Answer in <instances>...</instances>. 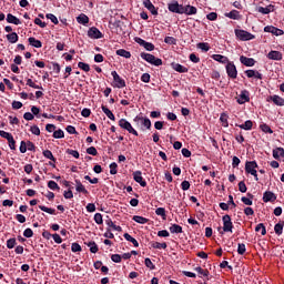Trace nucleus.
I'll return each mask as SVG.
<instances>
[{
	"label": "nucleus",
	"instance_id": "obj_1",
	"mask_svg": "<svg viewBox=\"0 0 284 284\" xmlns=\"http://www.w3.org/2000/svg\"><path fill=\"white\" fill-rule=\"evenodd\" d=\"M141 59H143L144 61H146L148 63H151V65H163V60L154 57L152 53H145V52H142L140 54Z\"/></svg>",
	"mask_w": 284,
	"mask_h": 284
},
{
	"label": "nucleus",
	"instance_id": "obj_2",
	"mask_svg": "<svg viewBox=\"0 0 284 284\" xmlns=\"http://www.w3.org/2000/svg\"><path fill=\"white\" fill-rule=\"evenodd\" d=\"M256 168H258V164L256 161H248L245 163V172L246 174H251L254 176L255 181H258V174L256 172Z\"/></svg>",
	"mask_w": 284,
	"mask_h": 284
},
{
	"label": "nucleus",
	"instance_id": "obj_3",
	"mask_svg": "<svg viewBox=\"0 0 284 284\" xmlns=\"http://www.w3.org/2000/svg\"><path fill=\"white\" fill-rule=\"evenodd\" d=\"M119 125L122 128V130H126L129 134L139 136V132H136V130H134V128H132V124L128 120L121 119L119 121Z\"/></svg>",
	"mask_w": 284,
	"mask_h": 284
},
{
	"label": "nucleus",
	"instance_id": "obj_4",
	"mask_svg": "<svg viewBox=\"0 0 284 284\" xmlns=\"http://www.w3.org/2000/svg\"><path fill=\"white\" fill-rule=\"evenodd\" d=\"M235 37L240 39V41H252V39H254V34L241 29H235Z\"/></svg>",
	"mask_w": 284,
	"mask_h": 284
},
{
	"label": "nucleus",
	"instance_id": "obj_5",
	"mask_svg": "<svg viewBox=\"0 0 284 284\" xmlns=\"http://www.w3.org/2000/svg\"><path fill=\"white\" fill-rule=\"evenodd\" d=\"M223 221V232H232L234 230V224L232 223V217L226 214L222 217Z\"/></svg>",
	"mask_w": 284,
	"mask_h": 284
},
{
	"label": "nucleus",
	"instance_id": "obj_6",
	"mask_svg": "<svg viewBox=\"0 0 284 284\" xmlns=\"http://www.w3.org/2000/svg\"><path fill=\"white\" fill-rule=\"evenodd\" d=\"M226 74L230 79H236L239 77V71L236 70V65L234 62H230L226 64Z\"/></svg>",
	"mask_w": 284,
	"mask_h": 284
},
{
	"label": "nucleus",
	"instance_id": "obj_7",
	"mask_svg": "<svg viewBox=\"0 0 284 284\" xmlns=\"http://www.w3.org/2000/svg\"><path fill=\"white\" fill-rule=\"evenodd\" d=\"M111 77H113V83H114V88H125V80H123L119 73H116V71H112L111 72Z\"/></svg>",
	"mask_w": 284,
	"mask_h": 284
},
{
	"label": "nucleus",
	"instance_id": "obj_8",
	"mask_svg": "<svg viewBox=\"0 0 284 284\" xmlns=\"http://www.w3.org/2000/svg\"><path fill=\"white\" fill-rule=\"evenodd\" d=\"M134 41L135 43H139V45H142V48L148 50V52H152V50H154V45L152 44V42H148L141 38H134Z\"/></svg>",
	"mask_w": 284,
	"mask_h": 284
},
{
	"label": "nucleus",
	"instance_id": "obj_9",
	"mask_svg": "<svg viewBox=\"0 0 284 284\" xmlns=\"http://www.w3.org/2000/svg\"><path fill=\"white\" fill-rule=\"evenodd\" d=\"M88 37L90 39H103V33L97 27H91L88 31Z\"/></svg>",
	"mask_w": 284,
	"mask_h": 284
},
{
	"label": "nucleus",
	"instance_id": "obj_10",
	"mask_svg": "<svg viewBox=\"0 0 284 284\" xmlns=\"http://www.w3.org/2000/svg\"><path fill=\"white\" fill-rule=\"evenodd\" d=\"M134 123H142L146 130H150L152 128V122L148 118L143 116H135L134 118Z\"/></svg>",
	"mask_w": 284,
	"mask_h": 284
},
{
	"label": "nucleus",
	"instance_id": "obj_11",
	"mask_svg": "<svg viewBox=\"0 0 284 284\" xmlns=\"http://www.w3.org/2000/svg\"><path fill=\"white\" fill-rule=\"evenodd\" d=\"M133 179L135 183H139L141 187H145L148 185V182L143 180V175H141V171H136L133 173Z\"/></svg>",
	"mask_w": 284,
	"mask_h": 284
},
{
	"label": "nucleus",
	"instance_id": "obj_12",
	"mask_svg": "<svg viewBox=\"0 0 284 284\" xmlns=\"http://www.w3.org/2000/svg\"><path fill=\"white\" fill-rule=\"evenodd\" d=\"M267 59L271 61H283V53L280 51H271L267 53Z\"/></svg>",
	"mask_w": 284,
	"mask_h": 284
},
{
	"label": "nucleus",
	"instance_id": "obj_13",
	"mask_svg": "<svg viewBox=\"0 0 284 284\" xmlns=\"http://www.w3.org/2000/svg\"><path fill=\"white\" fill-rule=\"evenodd\" d=\"M240 61L243 65H246V68H253V65H255L256 60H254V58H247L245 55H242L240 58Z\"/></svg>",
	"mask_w": 284,
	"mask_h": 284
},
{
	"label": "nucleus",
	"instance_id": "obj_14",
	"mask_svg": "<svg viewBox=\"0 0 284 284\" xmlns=\"http://www.w3.org/2000/svg\"><path fill=\"white\" fill-rule=\"evenodd\" d=\"M248 101H250V92H247L246 90L242 91L237 98V103L240 105H243V103H248Z\"/></svg>",
	"mask_w": 284,
	"mask_h": 284
},
{
	"label": "nucleus",
	"instance_id": "obj_15",
	"mask_svg": "<svg viewBox=\"0 0 284 284\" xmlns=\"http://www.w3.org/2000/svg\"><path fill=\"white\" fill-rule=\"evenodd\" d=\"M143 6L146 8V10H150L151 14L156 16L159 14V10H156V7L152 3L150 0H143Z\"/></svg>",
	"mask_w": 284,
	"mask_h": 284
},
{
	"label": "nucleus",
	"instance_id": "obj_16",
	"mask_svg": "<svg viewBox=\"0 0 284 284\" xmlns=\"http://www.w3.org/2000/svg\"><path fill=\"white\" fill-rule=\"evenodd\" d=\"M264 32H270L271 34H275V37H281L284 33L283 30L272 26L265 27Z\"/></svg>",
	"mask_w": 284,
	"mask_h": 284
},
{
	"label": "nucleus",
	"instance_id": "obj_17",
	"mask_svg": "<svg viewBox=\"0 0 284 284\" xmlns=\"http://www.w3.org/2000/svg\"><path fill=\"white\" fill-rule=\"evenodd\" d=\"M276 200V194H274V192L272 191H266L264 194H263V201L264 203H274V201Z\"/></svg>",
	"mask_w": 284,
	"mask_h": 284
},
{
	"label": "nucleus",
	"instance_id": "obj_18",
	"mask_svg": "<svg viewBox=\"0 0 284 284\" xmlns=\"http://www.w3.org/2000/svg\"><path fill=\"white\" fill-rule=\"evenodd\" d=\"M212 59L214 61H217L219 63H223V64H226V65H227V63H230V59H227V57H225V55L213 54Z\"/></svg>",
	"mask_w": 284,
	"mask_h": 284
},
{
	"label": "nucleus",
	"instance_id": "obj_19",
	"mask_svg": "<svg viewBox=\"0 0 284 284\" xmlns=\"http://www.w3.org/2000/svg\"><path fill=\"white\" fill-rule=\"evenodd\" d=\"M7 22L8 23H13V26H21V20L13 16L12 13L7 14Z\"/></svg>",
	"mask_w": 284,
	"mask_h": 284
},
{
	"label": "nucleus",
	"instance_id": "obj_20",
	"mask_svg": "<svg viewBox=\"0 0 284 284\" xmlns=\"http://www.w3.org/2000/svg\"><path fill=\"white\" fill-rule=\"evenodd\" d=\"M229 19H233L234 21H239L241 19V13L237 10H232L229 13L224 14Z\"/></svg>",
	"mask_w": 284,
	"mask_h": 284
},
{
	"label": "nucleus",
	"instance_id": "obj_21",
	"mask_svg": "<svg viewBox=\"0 0 284 284\" xmlns=\"http://www.w3.org/2000/svg\"><path fill=\"white\" fill-rule=\"evenodd\" d=\"M171 65L173 70H175V72H180V74H185V72H187V68L182 64L172 63Z\"/></svg>",
	"mask_w": 284,
	"mask_h": 284
},
{
	"label": "nucleus",
	"instance_id": "obj_22",
	"mask_svg": "<svg viewBox=\"0 0 284 284\" xmlns=\"http://www.w3.org/2000/svg\"><path fill=\"white\" fill-rule=\"evenodd\" d=\"M196 12H199L196 7L190 4L184 6V14H187L190 17L192 14H196Z\"/></svg>",
	"mask_w": 284,
	"mask_h": 284
},
{
	"label": "nucleus",
	"instance_id": "obj_23",
	"mask_svg": "<svg viewBox=\"0 0 284 284\" xmlns=\"http://www.w3.org/2000/svg\"><path fill=\"white\" fill-rule=\"evenodd\" d=\"M169 230L171 234H183V227L179 224H172Z\"/></svg>",
	"mask_w": 284,
	"mask_h": 284
},
{
	"label": "nucleus",
	"instance_id": "obj_24",
	"mask_svg": "<svg viewBox=\"0 0 284 284\" xmlns=\"http://www.w3.org/2000/svg\"><path fill=\"white\" fill-rule=\"evenodd\" d=\"M75 190H77V192H80L82 194H88V190L85 189L83 183H81L80 180H75Z\"/></svg>",
	"mask_w": 284,
	"mask_h": 284
},
{
	"label": "nucleus",
	"instance_id": "obj_25",
	"mask_svg": "<svg viewBox=\"0 0 284 284\" xmlns=\"http://www.w3.org/2000/svg\"><path fill=\"white\" fill-rule=\"evenodd\" d=\"M274 10V6L270 4L267 7H260L257 9V12H260L261 14H270V12H272Z\"/></svg>",
	"mask_w": 284,
	"mask_h": 284
},
{
	"label": "nucleus",
	"instance_id": "obj_26",
	"mask_svg": "<svg viewBox=\"0 0 284 284\" xmlns=\"http://www.w3.org/2000/svg\"><path fill=\"white\" fill-rule=\"evenodd\" d=\"M78 23H81L82 26H88V23H90V18H88L84 13H81L78 18H77Z\"/></svg>",
	"mask_w": 284,
	"mask_h": 284
},
{
	"label": "nucleus",
	"instance_id": "obj_27",
	"mask_svg": "<svg viewBox=\"0 0 284 284\" xmlns=\"http://www.w3.org/2000/svg\"><path fill=\"white\" fill-rule=\"evenodd\" d=\"M271 101H273L275 105H280L281 108H283L284 105V99L278 95H272Z\"/></svg>",
	"mask_w": 284,
	"mask_h": 284
},
{
	"label": "nucleus",
	"instance_id": "obj_28",
	"mask_svg": "<svg viewBox=\"0 0 284 284\" xmlns=\"http://www.w3.org/2000/svg\"><path fill=\"white\" fill-rule=\"evenodd\" d=\"M7 41H9V43H17V41H19V34H17V32L7 34Z\"/></svg>",
	"mask_w": 284,
	"mask_h": 284
},
{
	"label": "nucleus",
	"instance_id": "obj_29",
	"mask_svg": "<svg viewBox=\"0 0 284 284\" xmlns=\"http://www.w3.org/2000/svg\"><path fill=\"white\" fill-rule=\"evenodd\" d=\"M28 41L33 48H43V43H41V40H37L36 38L31 37L28 39Z\"/></svg>",
	"mask_w": 284,
	"mask_h": 284
},
{
	"label": "nucleus",
	"instance_id": "obj_30",
	"mask_svg": "<svg viewBox=\"0 0 284 284\" xmlns=\"http://www.w3.org/2000/svg\"><path fill=\"white\" fill-rule=\"evenodd\" d=\"M102 112H104V114L108 116V119H110L111 121H115V116L114 113H112V111H110V109H108V106L102 105Z\"/></svg>",
	"mask_w": 284,
	"mask_h": 284
},
{
	"label": "nucleus",
	"instance_id": "obj_31",
	"mask_svg": "<svg viewBox=\"0 0 284 284\" xmlns=\"http://www.w3.org/2000/svg\"><path fill=\"white\" fill-rule=\"evenodd\" d=\"M116 54H118V57H123L124 59H130V57H132V53H130V51H128L125 49L116 50Z\"/></svg>",
	"mask_w": 284,
	"mask_h": 284
},
{
	"label": "nucleus",
	"instance_id": "obj_32",
	"mask_svg": "<svg viewBox=\"0 0 284 284\" xmlns=\"http://www.w3.org/2000/svg\"><path fill=\"white\" fill-rule=\"evenodd\" d=\"M125 241H129V243H132L134 247H139V241L136 239L132 237L129 233H124Z\"/></svg>",
	"mask_w": 284,
	"mask_h": 284
},
{
	"label": "nucleus",
	"instance_id": "obj_33",
	"mask_svg": "<svg viewBox=\"0 0 284 284\" xmlns=\"http://www.w3.org/2000/svg\"><path fill=\"white\" fill-rule=\"evenodd\" d=\"M283 227H284V222H278L277 224H275L274 232L275 234H277V236H281V234H283Z\"/></svg>",
	"mask_w": 284,
	"mask_h": 284
},
{
	"label": "nucleus",
	"instance_id": "obj_34",
	"mask_svg": "<svg viewBox=\"0 0 284 284\" xmlns=\"http://www.w3.org/2000/svg\"><path fill=\"white\" fill-rule=\"evenodd\" d=\"M151 246H152L154 250H168V243L153 242V243L151 244Z\"/></svg>",
	"mask_w": 284,
	"mask_h": 284
},
{
	"label": "nucleus",
	"instance_id": "obj_35",
	"mask_svg": "<svg viewBox=\"0 0 284 284\" xmlns=\"http://www.w3.org/2000/svg\"><path fill=\"white\" fill-rule=\"evenodd\" d=\"M253 125L254 123L251 120H247L244 122V124L237 125V128H240L241 130H252Z\"/></svg>",
	"mask_w": 284,
	"mask_h": 284
},
{
	"label": "nucleus",
	"instance_id": "obj_36",
	"mask_svg": "<svg viewBox=\"0 0 284 284\" xmlns=\"http://www.w3.org/2000/svg\"><path fill=\"white\" fill-rule=\"evenodd\" d=\"M281 156H284L283 148H276L275 150H273V158L281 159Z\"/></svg>",
	"mask_w": 284,
	"mask_h": 284
},
{
	"label": "nucleus",
	"instance_id": "obj_37",
	"mask_svg": "<svg viewBox=\"0 0 284 284\" xmlns=\"http://www.w3.org/2000/svg\"><path fill=\"white\" fill-rule=\"evenodd\" d=\"M169 11L170 12H174L175 14H179V2L178 1H175V2H173V3H170L169 4Z\"/></svg>",
	"mask_w": 284,
	"mask_h": 284
},
{
	"label": "nucleus",
	"instance_id": "obj_38",
	"mask_svg": "<svg viewBox=\"0 0 284 284\" xmlns=\"http://www.w3.org/2000/svg\"><path fill=\"white\" fill-rule=\"evenodd\" d=\"M255 232H261L262 236H265L267 234V230L265 229V225L263 223L256 225Z\"/></svg>",
	"mask_w": 284,
	"mask_h": 284
},
{
	"label": "nucleus",
	"instance_id": "obj_39",
	"mask_svg": "<svg viewBox=\"0 0 284 284\" xmlns=\"http://www.w3.org/2000/svg\"><path fill=\"white\" fill-rule=\"evenodd\" d=\"M133 221H135V223H140V225H145V223H148V219L140 216V215H135L133 216Z\"/></svg>",
	"mask_w": 284,
	"mask_h": 284
},
{
	"label": "nucleus",
	"instance_id": "obj_40",
	"mask_svg": "<svg viewBox=\"0 0 284 284\" xmlns=\"http://www.w3.org/2000/svg\"><path fill=\"white\" fill-rule=\"evenodd\" d=\"M197 48L202 50V52H210V44L207 42L197 43Z\"/></svg>",
	"mask_w": 284,
	"mask_h": 284
},
{
	"label": "nucleus",
	"instance_id": "obj_41",
	"mask_svg": "<svg viewBox=\"0 0 284 284\" xmlns=\"http://www.w3.org/2000/svg\"><path fill=\"white\" fill-rule=\"evenodd\" d=\"M43 156H44L45 159H49L50 161H53V163H57V159H55L54 155L52 154V151H50V150L43 151Z\"/></svg>",
	"mask_w": 284,
	"mask_h": 284
},
{
	"label": "nucleus",
	"instance_id": "obj_42",
	"mask_svg": "<svg viewBox=\"0 0 284 284\" xmlns=\"http://www.w3.org/2000/svg\"><path fill=\"white\" fill-rule=\"evenodd\" d=\"M27 85H29V88H33V90H43V87H40L39 84L34 83L32 79L27 80Z\"/></svg>",
	"mask_w": 284,
	"mask_h": 284
},
{
	"label": "nucleus",
	"instance_id": "obj_43",
	"mask_svg": "<svg viewBox=\"0 0 284 284\" xmlns=\"http://www.w3.org/2000/svg\"><path fill=\"white\" fill-rule=\"evenodd\" d=\"M39 209H40L42 212H47V214H57V210L50 209V207H48V206L39 205Z\"/></svg>",
	"mask_w": 284,
	"mask_h": 284
},
{
	"label": "nucleus",
	"instance_id": "obj_44",
	"mask_svg": "<svg viewBox=\"0 0 284 284\" xmlns=\"http://www.w3.org/2000/svg\"><path fill=\"white\" fill-rule=\"evenodd\" d=\"M89 247H90V252L92 254H97V252H99V246L97 245L95 242H89Z\"/></svg>",
	"mask_w": 284,
	"mask_h": 284
},
{
	"label": "nucleus",
	"instance_id": "obj_45",
	"mask_svg": "<svg viewBox=\"0 0 284 284\" xmlns=\"http://www.w3.org/2000/svg\"><path fill=\"white\" fill-rule=\"evenodd\" d=\"M78 68H80V70H83V72H90V64L85 62H79Z\"/></svg>",
	"mask_w": 284,
	"mask_h": 284
},
{
	"label": "nucleus",
	"instance_id": "obj_46",
	"mask_svg": "<svg viewBox=\"0 0 284 284\" xmlns=\"http://www.w3.org/2000/svg\"><path fill=\"white\" fill-rule=\"evenodd\" d=\"M47 19L54 23V26H59V19L57 18V16L52 13H47Z\"/></svg>",
	"mask_w": 284,
	"mask_h": 284
},
{
	"label": "nucleus",
	"instance_id": "obj_47",
	"mask_svg": "<svg viewBox=\"0 0 284 284\" xmlns=\"http://www.w3.org/2000/svg\"><path fill=\"white\" fill-rule=\"evenodd\" d=\"M63 136H65V133L61 129L53 132V139H63Z\"/></svg>",
	"mask_w": 284,
	"mask_h": 284
},
{
	"label": "nucleus",
	"instance_id": "obj_48",
	"mask_svg": "<svg viewBox=\"0 0 284 284\" xmlns=\"http://www.w3.org/2000/svg\"><path fill=\"white\" fill-rule=\"evenodd\" d=\"M17 245V239L12 237L7 241V247L8 250H12Z\"/></svg>",
	"mask_w": 284,
	"mask_h": 284
},
{
	"label": "nucleus",
	"instance_id": "obj_49",
	"mask_svg": "<svg viewBox=\"0 0 284 284\" xmlns=\"http://www.w3.org/2000/svg\"><path fill=\"white\" fill-rule=\"evenodd\" d=\"M94 221L98 225H103V215H101V213H95Z\"/></svg>",
	"mask_w": 284,
	"mask_h": 284
},
{
	"label": "nucleus",
	"instance_id": "obj_50",
	"mask_svg": "<svg viewBox=\"0 0 284 284\" xmlns=\"http://www.w3.org/2000/svg\"><path fill=\"white\" fill-rule=\"evenodd\" d=\"M261 130L263 132H265L266 134H273L274 133V131H272V128H270V125H267V124H262Z\"/></svg>",
	"mask_w": 284,
	"mask_h": 284
},
{
	"label": "nucleus",
	"instance_id": "obj_51",
	"mask_svg": "<svg viewBox=\"0 0 284 284\" xmlns=\"http://www.w3.org/2000/svg\"><path fill=\"white\" fill-rule=\"evenodd\" d=\"M144 265L149 267V270H154L156 267L154 266V263H152V260H150L149 257L144 260Z\"/></svg>",
	"mask_w": 284,
	"mask_h": 284
},
{
	"label": "nucleus",
	"instance_id": "obj_52",
	"mask_svg": "<svg viewBox=\"0 0 284 284\" xmlns=\"http://www.w3.org/2000/svg\"><path fill=\"white\" fill-rule=\"evenodd\" d=\"M87 154H91V156H97L99 152L97 151V148L90 146L87 149Z\"/></svg>",
	"mask_w": 284,
	"mask_h": 284
},
{
	"label": "nucleus",
	"instance_id": "obj_53",
	"mask_svg": "<svg viewBox=\"0 0 284 284\" xmlns=\"http://www.w3.org/2000/svg\"><path fill=\"white\" fill-rule=\"evenodd\" d=\"M220 121L222 122V125L224 128H227L229 123H227V115L225 113H222L220 116Z\"/></svg>",
	"mask_w": 284,
	"mask_h": 284
},
{
	"label": "nucleus",
	"instance_id": "obj_54",
	"mask_svg": "<svg viewBox=\"0 0 284 284\" xmlns=\"http://www.w3.org/2000/svg\"><path fill=\"white\" fill-rule=\"evenodd\" d=\"M164 43H169V45H175L176 44V39H174V37H166L164 39Z\"/></svg>",
	"mask_w": 284,
	"mask_h": 284
},
{
	"label": "nucleus",
	"instance_id": "obj_55",
	"mask_svg": "<svg viewBox=\"0 0 284 284\" xmlns=\"http://www.w3.org/2000/svg\"><path fill=\"white\" fill-rule=\"evenodd\" d=\"M195 272H197V274H201V276H207L210 274V272L203 270L201 266L195 267Z\"/></svg>",
	"mask_w": 284,
	"mask_h": 284
},
{
	"label": "nucleus",
	"instance_id": "obj_56",
	"mask_svg": "<svg viewBox=\"0 0 284 284\" xmlns=\"http://www.w3.org/2000/svg\"><path fill=\"white\" fill-rule=\"evenodd\" d=\"M206 19L209 21H216V19H219V14L216 12H211L206 16Z\"/></svg>",
	"mask_w": 284,
	"mask_h": 284
},
{
	"label": "nucleus",
	"instance_id": "obj_57",
	"mask_svg": "<svg viewBox=\"0 0 284 284\" xmlns=\"http://www.w3.org/2000/svg\"><path fill=\"white\" fill-rule=\"evenodd\" d=\"M48 187L50 190H60L59 184H57V182H54V181H49L48 182Z\"/></svg>",
	"mask_w": 284,
	"mask_h": 284
},
{
	"label": "nucleus",
	"instance_id": "obj_58",
	"mask_svg": "<svg viewBox=\"0 0 284 284\" xmlns=\"http://www.w3.org/2000/svg\"><path fill=\"white\" fill-rule=\"evenodd\" d=\"M155 214H156L158 216H162L163 219H165V209H164V207H158V209L155 210Z\"/></svg>",
	"mask_w": 284,
	"mask_h": 284
},
{
	"label": "nucleus",
	"instance_id": "obj_59",
	"mask_svg": "<svg viewBox=\"0 0 284 284\" xmlns=\"http://www.w3.org/2000/svg\"><path fill=\"white\" fill-rule=\"evenodd\" d=\"M116 168H119V165L116 164V162H112L110 164V174H116Z\"/></svg>",
	"mask_w": 284,
	"mask_h": 284
},
{
	"label": "nucleus",
	"instance_id": "obj_60",
	"mask_svg": "<svg viewBox=\"0 0 284 284\" xmlns=\"http://www.w3.org/2000/svg\"><path fill=\"white\" fill-rule=\"evenodd\" d=\"M67 154H70L74 159H79V151H75V150H72V149H68L67 150Z\"/></svg>",
	"mask_w": 284,
	"mask_h": 284
},
{
	"label": "nucleus",
	"instance_id": "obj_61",
	"mask_svg": "<svg viewBox=\"0 0 284 284\" xmlns=\"http://www.w3.org/2000/svg\"><path fill=\"white\" fill-rule=\"evenodd\" d=\"M0 136L2 139H7V141H10V139H12V134L11 133H8L6 131H0Z\"/></svg>",
	"mask_w": 284,
	"mask_h": 284
},
{
	"label": "nucleus",
	"instance_id": "obj_62",
	"mask_svg": "<svg viewBox=\"0 0 284 284\" xmlns=\"http://www.w3.org/2000/svg\"><path fill=\"white\" fill-rule=\"evenodd\" d=\"M30 132H32L36 136H39V134H41V130L37 125L31 126Z\"/></svg>",
	"mask_w": 284,
	"mask_h": 284
},
{
	"label": "nucleus",
	"instance_id": "obj_63",
	"mask_svg": "<svg viewBox=\"0 0 284 284\" xmlns=\"http://www.w3.org/2000/svg\"><path fill=\"white\" fill-rule=\"evenodd\" d=\"M245 252H246L245 244H239L237 253L243 255V254H245Z\"/></svg>",
	"mask_w": 284,
	"mask_h": 284
},
{
	"label": "nucleus",
	"instance_id": "obj_64",
	"mask_svg": "<svg viewBox=\"0 0 284 284\" xmlns=\"http://www.w3.org/2000/svg\"><path fill=\"white\" fill-rule=\"evenodd\" d=\"M71 251L72 252H81V245L79 243H73L71 245Z\"/></svg>",
	"mask_w": 284,
	"mask_h": 284
}]
</instances>
